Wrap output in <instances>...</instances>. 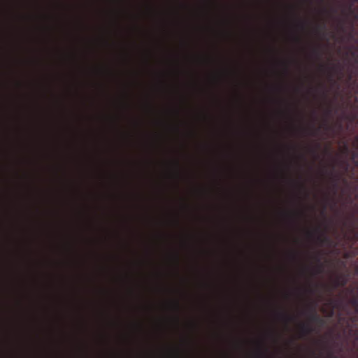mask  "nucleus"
<instances>
[{
    "mask_svg": "<svg viewBox=\"0 0 358 358\" xmlns=\"http://www.w3.org/2000/svg\"><path fill=\"white\" fill-rule=\"evenodd\" d=\"M331 113V109L327 110V114L329 115Z\"/></svg>",
    "mask_w": 358,
    "mask_h": 358,
    "instance_id": "obj_21",
    "label": "nucleus"
},
{
    "mask_svg": "<svg viewBox=\"0 0 358 358\" xmlns=\"http://www.w3.org/2000/svg\"><path fill=\"white\" fill-rule=\"evenodd\" d=\"M352 233L353 234L354 241H358V231L355 229H352Z\"/></svg>",
    "mask_w": 358,
    "mask_h": 358,
    "instance_id": "obj_11",
    "label": "nucleus"
},
{
    "mask_svg": "<svg viewBox=\"0 0 358 358\" xmlns=\"http://www.w3.org/2000/svg\"><path fill=\"white\" fill-rule=\"evenodd\" d=\"M335 358H337V357H335Z\"/></svg>",
    "mask_w": 358,
    "mask_h": 358,
    "instance_id": "obj_25",
    "label": "nucleus"
},
{
    "mask_svg": "<svg viewBox=\"0 0 358 358\" xmlns=\"http://www.w3.org/2000/svg\"><path fill=\"white\" fill-rule=\"evenodd\" d=\"M348 151H349V148H348V145H347V144H345V145L343 146V152L344 153H347V152H348Z\"/></svg>",
    "mask_w": 358,
    "mask_h": 358,
    "instance_id": "obj_12",
    "label": "nucleus"
},
{
    "mask_svg": "<svg viewBox=\"0 0 358 358\" xmlns=\"http://www.w3.org/2000/svg\"><path fill=\"white\" fill-rule=\"evenodd\" d=\"M329 357H334V354L332 352H329Z\"/></svg>",
    "mask_w": 358,
    "mask_h": 358,
    "instance_id": "obj_19",
    "label": "nucleus"
},
{
    "mask_svg": "<svg viewBox=\"0 0 358 358\" xmlns=\"http://www.w3.org/2000/svg\"><path fill=\"white\" fill-rule=\"evenodd\" d=\"M299 27H300L301 29H303V28H304V27H305L304 23H302V22H301V23H299Z\"/></svg>",
    "mask_w": 358,
    "mask_h": 358,
    "instance_id": "obj_18",
    "label": "nucleus"
},
{
    "mask_svg": "<svg viewBox=\"0 0 358 358\" xmlns=\"http://www.w3.org/2000/svg\"><path fill=\"white\" fill-rule=\"evenodd\" d=\"M173 308H175L176 310H180V303L178 301H174L172 303Z\"/></svg>",
    "mask_w": 358,
    "mask_h": 358,
    "instance_id": "obj_10",
    "label": "nucleus"
},
{
    "mask_svg": "<svg viewBox=\"0 0 358 358\" xmlns=\"http://www.w3.org/2000/svg\"><path fill=\"white\" fill-rule=\"evenodd\" d=\"M298 157L301 159H303L305 157L303 155H300Z\"/></svg>",
    "mask_w": 358,
    "mask_h": 358,
    "instance_id": "obj_20",
    "label": "nucleus"
},
{
    "mask_svg": "<svg viewBox=\"0 0 358 358\" xmlns=\"http://www.w3.org/2000/svg\"><path fill=\"white\" fill-rule=\"evenodd\" d=\"M314 53H315V54H316V55H317V56L318 57H320V54H319V52H318L317 49H315V50H314Z\"/></svg>",
    "mask_w": 358,
    "mask_h": 358,
    "instance_id": "obj_17",
    "label": "nucleus"
},
{
    "mask_svg": "<svg viewBox=\"0 0 358 358\" xmlns=\"http://www.w3.org/2000/svg\"><path fill=\"white\" fill-rule=\"evenodd\" d=\"M309 320L310 322L316 323L319 324L320 326H322L324 324V321L322 318H321L316 313L315 309H313L310 315H309Z\"/></svg>",
    "mask_w": 358,
    "mask_h": 358,
    "instance_id": "obj_3",
    "label": "nucleus"
},
{
    "mask_svg": "<svg viewBox=\"0 0 358 358\" xmlns=\"http://www.w3.org/2000/svg\"><path fill=\"white\" fill-rule=\"evenodd\" d=\"M174 258H175V260L177 263H178V261H179V256L178 254H176L175 256H174Z\"/></svg>",
    "mask_w": 358,
    "mask_h": 358,
    "instance_id": "obj_14",
    "label": "nucleus"
},
{
    "mask_svg": "<svg viewBox=\"0 0 358 358\" xmlns=\"http://www.w3.org/2000/svg\"><path fill=\"white\" fill-rule=\"evenodd\" d=\"M315 260L317 262V266L314 268V273L315 274L321 273L323 271V265L320 262V257L319 255L315 257Z\"/></svg>",
    "mask_w": 358,
    "mask_h": 358,
    "instance_id": "obj_7",
    "label": "nucleus"
},
{
    "mask_svg": "<svg viewBox=\"0 0 358 358\" xmlns=\"http://www.w3.org/2000/svg\"><path fill=\"white\" fill-rule=\"evenodd\" d=\"M176 320L177 322H178V321H179L178 317L176 319Z\"/></svg>",
    "mask_w": 358,
    "mask_h": 358,
    "instance_id": "obj_22",
    "label": "nucleus"
},
{
    "mask_svg": "<svg viewBox=\"0 0 358 358\" xmlns=\"http://www.w3.org/2000/svg\"><path fill=\"white\" fill-rule=\"evenodd\" d=\"M348 281V275L345 273L338 274L334 281H333V287L337 288L339 287H345Z\"/></svg>",
    "mask_w": 358,
    "mask_h": 358,
    "instance_id": "obj_2",
    "label": "nucleus"
},
{
    "mask_svg": "<svg viewBox=\"0 0 358 358\" xmlns=\"http://www.w3.org/2000/svg\"><path fill=\"white\" fill-rule=\"evenodd\" d=\"M350 303L354 306L355 311H358V296H355L350 300Z\"/></svg>",
    "mask_w": 358,
    "mask_h": 358,
    "instance_id": "obj_9",
    "label": "nucleus"
},
{
    "mask_svg": "<svg viewBox=\"0 0 358 358\" xmlns=\"http://www.w3.org/2000/svg\"><path fill=\"white\" fill-rule=\"evenodd\" d=\"M329 224H325L324 230H322L320 226H318L315 228V231H307V235L310 238L314 237L317 242H318L320 245L323 244H329L331 243V239L327 235V232L329 231Z\"/></svg>",
    "mask_w": 358,
    "mask_h": 358,
    "instance_id": "obj_1",
    "label": "nucleus"
},
{
    "mask_svg": "<svg viewBox=\"0 0 358 358\" xmlns=\"http://www.w3.org/2000/svg\"><path fill=\"white\" fill-rule=\"evenodd\" d=\"M355 1H357V0H355Z\"/></svg>",
    "mask_w": 358,
    "mask_h": 358,
    "instance_id": "obj_24",
    "label": "nucleus"
},
{
    "mask_svg": "<svg viewBox=\"0 0 358 358\" xmlns=\"http://www.w3.org/2000/svg\"><path fill=\"white\" fill-rule=\"evenodd\" d=\"M342 304V302L341 301H334V307H338L339 306H341Z\"/></svg>",
    "mask_w": 358,
    "mask_h": 358,
    "instance_id": "obj_13",
    "label": "nucleus"
},
{
    "mask_svg": "<svg viewBox=\"0 0 358 358\" xmlns=\"http://www.w3.org/2000/svg\"><path fill=\"white\" fill-rule=\"evenodd\" d=\"M300 330L303 336L310 334L313 329L308 324L301 323L300 325Z\"/></svg>",
    "mask_w": 358,
    "mask_h": 358,
    "instance_id": "obj_5",
    "label": "nucleus"
},
{
    "mask_svg": "<svg viewBox=\"0 0 358 358\" xmlns=\"http://www.w3.org/2000/svg\"><path fill=\"white\" fill-rule=\"evenodd\" d=\"M353 146L355 150L353 152V156L358 158V135L354 138Z\"/></svg>",
    "mask_w": 358,
    "mask_h": 358,
    "instance_id": "obj_8",
    "label": "nucleus"
},
{
    "mask_svg": "<svg viewBox=\"0 0 358 358\" xmlns=\"http://www.w3.org/2000/svg\"><path fill=\"white\" fill-rule=\"evenodd\" d=\"M351 179H352V180H354L355 178H352Z\"/></svg>",
    "mask_w": 358,
    "mask_h": 358,
    "instance_id": "obj_23",
    "label": "nucleus"
},
{
    "mask_svg": "<svg viewBox=\"0 0 358 358\" xmlns=\"http://www.w3.org/2000/svg\"><path fill=\"white\" fill-rule=\"evenodd\" d=\"M325 153H326V154H331V153H330V148H329V147H328V148H327L325 149Z\"/></svg>",
    "mask_w": 358,
    "mask_h": 358,
    "instance_id": "obj_16",
    "label": "nucleus"
},
{
    "mask_svg": "<svg viewBox=\"0 0 358 358\" xmlns=\"http://www.w3.org/2000/svg\"><path fill=\"white\" fill-rule=\"evenodd\" d=\"M307 152L310 154L315 159L320 158L318 150L320 149V143H316L315 148H306Z\"/></svg>",
    "mask_w": 358,
    "mask_h": 358,
    "instance_id": "obj_4",
    "label": "nucleus"
},
{
    "mask_svg": "<svg viewBox=\"0 0 358 358\" xmlns=\"http://www.w3.org/2000/svg\"><path fill=\"white\" fill-rule=\"evenodd\" d=\"M278 317L279 319H280L281 320H283L287 324L293 321V320H294V317L288 315L283 312H279L278 313Z\"/></svg>",
    "mask_w": 358,
    "mask_h": 358,
    "instance_id": "obj_6",
    "label": "nucleus"
},
{
    "mask_svg": "<svg viewBox=\"0 0 358 358\" xmlns=\"http://www.w3.org/2000/svg\"><path fill=\"white\" fill-rule=\"evenodd\" d=\"M257 355L258 357H263V356H264V353H263L262 352H261V351H259V352L257 353Z\"/></svg>",
    "mask_w": 358,
    "mask_h": 358,
    "instance_id": "obj_15",
    "label": "nucleus"
}]
</instances>
